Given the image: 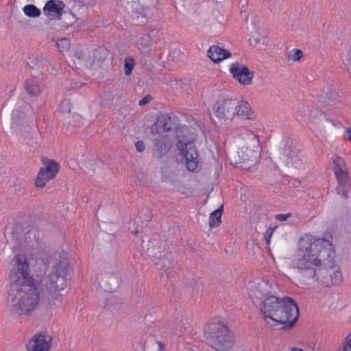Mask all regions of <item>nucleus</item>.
<instances>
[{
	"mask_svg": "<svg viewBox=\"0 0 351 351\" xmlns=\"http://www.w3.org/2000/svg\"><path fill=\"white\" fill-rule=\"evenodd\" d=\"M339 351H351V333L346 337L344 344Z\"/></svg>",
	"mask_w": 351,
	"mask_h": 351,
	"instance_id": "35",
	"label": "nucleus"
},
{
	"mask_svg": "<svg viewBox=\"0 0 351 351\" xmlns=\"http://www.w3.org/2000/svg\"><path fill=\"white\" fill-rule=\"evenodd\" d=\"M47 269L41 282L48 296L58 300L67 285V275L69 267L68 254L64 252H53L46 254L43 258Z\"/></svg>",
	"mask_w": 351,
	"mask_h": 351,
	"instance_id": "3",
	"label": "nucleus"
},
{
	"mask_svg": "<svg viewBox=\"0 0 351 351\" xmlns=\"http://www.w3.org/2000/svg\"><path fill=\"white\" fill-rule=\"evenodd\" d=\"M51 341V337L39 333L29 340L26 348L28 351H49Z\"/></svg>",
	"mask_w": 351,
	"mask_h": 351,
	"instance_id": "14",
	"label": "nucleus"
},
{
	"mask_svg": "<svg viewBox=\"0 0 351 351\" xmlns=\"http://www.w3.org/2000/svg\"><path fill=\"white\" fill-rule=\"evenodd\" d=\"M254 40L255 43H260V39L254 38Z\"/></svg>",
	"mask_w": 351,
	"mask_h": 351,
	"instance_id": "45",
	"label": "nucleus"
},
{
	"mask_svg": "<svg viewBox=\"0 0 351 351\" xmlns=\"http://www.w3.org/2000/svg\"><path fill=\"white\" fill-rule=\"evenodd\" d=\"M56 45L61 52L67 51L70 47V40L67 38L58 39Z\"/></svg>",
	"mask_w": 351,
	"mask_h": 351,
	"instance_id": "32",
	"label": "nucleus"
},
{
	"mask_svg": "<svg viewBox=\"0 0 351 351\" xmlns=\"http://www.w3.org/2000/svg\"><path fill=\"white\" fill-rule=\"evenodd\" d=\"M178 138L177 147L184 158L186 168L189 171H195L200 167L199 154L194 145L193 134L186 126L178 127L176 130Z\"/></svg>",
	"mask_w": 351,
	"mask_h": 351,
	"instance_id": "5",
	"label": "nucleus"
},
{
	"mask_svg": "<svg viewBox=\"0 0 351 351\" xmlns=\"http://www.w3.org/2000/svg\"><path fill=\"white\" fill-rule=\"evenodd\" d=\"M10 265L6 307L11 315L29 316L39 304L40 292L29 274V263L25 256L16 254Z\"/></svg>",
	"mask_w": 351,
	"mask_h": 351,
	"instance_id": "2",
	"label": "nucleus"
},
{
	"mask_svg": "<svg viewBox=\"0 0 351 351\" xmlns=\"http://www.w3.org/2000/svg\"><path fill=\"white\" fill-rule=\"evenodd\" d=\"M253 112L251 109V107L247 101L241 100H237V109L235 110V115L242 119H253Z\"/></svg>",
	"mask_w": 351,
	"mask_h": 351,
	"instance_id": "21",
	"label": "nucleus"
},
{
	"mask_svg": "<svg viewBox=\"0 0 351 351\" xmlns=\"http://www.w3.org/2000/svg\"><path fill=\"white\" fill-rule=\"evenodd\" d=\"M291 351H303V350L300 348H292Z\"/></svg>",
	"mask_w": 351,
	"mask_h": 351,
	"instance_id": "44",
	"label": "nucleus"
},
{
	"mask_svg": "<svg viewBox=\"0 0 351 351\" xmlns=\"http://www.w3.org/2000/svg\"><path fill=\"white\" fill-rule=\"evenodd\" d=\"M207 343L217 351H228L234 344L232 332L220 321L208 322L204 327Z\"/></svg>",
	"mask_w": 351,
	"mask_h": 351,
	"instance_id": "4",
	"label": "nucleus"
},
{
	"mask_svg": "<svg viewBox=\"0 0 351 351\" xmlns=\"http://www.w3.org/2000/svg\"><path fill=\"white\" fill-rule=\"evenodd\" d=\"M291 216V214L290 213L287 214H278L276 215V219L280 221H285L287 220Z\"/></svg>",
	"mask_w": 351,
	"mask_h": 351,
	"instance_id": "38",
	"label": "nucleus"
},
{
	"mask_svg": "<svg viewBox=\"0 0 351 351\" xmlns=\"http://www.w3.org/2000/svg\"><path fill=\"white\" fill-rule=\"evenodd\" d=\"M135 147L139 152H142L145 150V144L143 141H138L135 143Z\"/></svg>",
	"mask_w": 351,
	"mask_h": 351,
	"instance_id": "39",
	"label": "nucleus"
},
{
	"mask_svg": "<svg viewBox=\"0 0 351 351\" xmlns=\"http://www.w3.org/2000/svg\"><path fill=\"white\" fill-rule=\"evenodd\" d=\"M280 307L276 313L278 315L274 317V322L271 326L282 325L280 329H291L299 317V308L296 302L290 297L285 296L280 300Z\"/></svg>",
	"mask_w": 351,
	"mask_h": 351,
	"instance_id": "6",
	"label": "nucleus"
},
{
	"mask_svg": "<svg viewBox=\"0 0 351 351\" xmlns=\"http://www.w3.org/2000/svg\"><path fill=\"white\" fill-rule=\"evenodd\" d=\"M135 64V60L132 57H127L124 60V74L130 75Z\"/></svg>",
	"mask_w": 351,
	"mask_h": 351,
	"instance_id": "31",
	"label": "nucleus"
},
{
	"mask_svg": "<svg viewBox=\"0 0 351 351\" xmlns=\"http://www.w3.org/2000/svg\"><path fill=\"white\" fill-rule=\"evenodd\" d=\"M146 216L147 218V221H149L152 217V213L150 210H146Z\"/></svg>",
	"mask_w": 351,
	"mask_h": 351,
	"instance_id": "42",
	"label": "nucleus"
},
{
	"mask_svg": "<svg viewBox=\"0 0 351 351\" xmlns=\"http://www.w3.org/2000/svg\"><path fill=\"white\" fill-rule=\"evenodd\" d=\"M337 186L336 191L338 195L344 199L348 198V191L350 187V182L348 173L337 176Z\"/></svg>",
	"mask_w": 351,
	"mask_h": 351,
	"instance_id": "19",
	"label": "nucleus"
},
{
	"mask_svg": "<svg viewBox=\"0 0 351 351\" xmlns=\"http://www.w3.org/2000/svg\"><path fill=\"white\" fill-rule=\"evenodd\" d=\"M323 117V113L317 109H312L309 110L308 123L309 125H315Z\"/></svg>",
	"mask_w": 351,
	"mask_h": 351,
	"instance_id": "30",
	"label": "nucleus"
},
{
	"mask_svg": "<svg viewBox=\"0 0 351 351\" xmlns=\"http://www.w3.org/2000/svg\"><path fill=\"white\" fill-rule=\"evenodd\" d=\"M159 346L162 347V343H159Z\"/></svg>",
	"mask_w": 351,
	"mask_h": 351,
	"instance_id": "47",
	"label": "nucleus"
},
{
	"mask_svg": "<svg viewBox=\"0 0 351 351\" xmlns=\"http://www.w3.org/2000/svg\"><path fill=\"white\" fill-rule=\"evenodd\" d=\"M303 56V53L300 49H293L290 56L289 58L293 61L299 60Z\"/></svg>",
	"mask_w": 351,
	"mask_h": 351,
	"instance_id": "34",
	"label": "nucleus"
},
{
	"mask_svg": "<svg viewBox=\"0 0 351 351\" xmlns=\"http://www.w3.org/2000/svg\"><path fill=\"white\" fill-rule=\"evenodd\" d=\"M281 298L276 296H271L263 301L260 306L261 313L264 315L265 322L271 326V323L274 322V318L279 311L280 307Z\"/></svg>",
	"mask_w": 351,
	"mask_h": 351,
	"instance_id": "11",
	"label": "nucleus"
},
{
	"mask_svg": "<svg viewBox=\"0 0 351 351\" xmlns=\"http://www.w3.org/2000/svg\"><path fill=\"white\" fill-rule=\"evenodd\" d=\"M332 245L324 239L306 234L298 243L293 265L304 280L322 278L327 284L339 285L343 280L340 267L335 264Z\"/></svg>",
	"mask_w": 351,
	"mask_h": 351,
	"instance_id": "1",
	"label": "nucleus"
},
{
	"mask_svg": "<svg viewBox=\"0 0 351 351\" xmlns=\"http://www.w3.org/2000/svg\"><path fill=\"white\" fill-rule=\"evenodd\" d=\"M65 4L59 0H49L45 7L44 13L51 20L60 19L62 14V10L64 8Z\"/></svg>",
	"mask_w": 351,
	"mask_h": 351,
	"instance_id": "16",
	"label": "nucleus"
},
{
	"mask_svg": "<svg viewBox=\"0 0 351 351\" xmlns=\"http://www.w3.org/2000/svg\"><path fill=\"white\" fill-rule=\"evenodd\" d=\"M230 72L234 79L243 85L250 84L254 77V72L250 71L246 65L239 64L238 62L231 64Z\"/></svg>",
	"mask_w": 351,
	"mask_h": 351,
	"instance_id": "13",
	"label": "nucleus"
},
{
	"mask_svg": "<svg viewBox=\"0 0 351 351\" xmlns=\"http://www.w3.org/2000/svg\"><path fill=\"white\" fill-rule=\"evenodd\" d=\"M284 154L287 156V165L293 166L296 165L300 162L298 150L291 151L289 147H285Z\"/></svg>",
	"mask_w": 351,
	"mask_h": 351,
	"instance_id": "26",
	"label": "nucleus"
},
{
	"mask_svg": "<svg viewBox=\"0 0 351 351\" xmlns=\"http://www.w3.org/2000/svg\"><path fill=\"white\" fill-rule=\"evenodd\" d=\"M44 167H42L35 179V185L38 188H43L46 183L53 179L60 169L59 164L53 160L46 157L42 158Z\"/></svg>",
	"mask_w": 351,
	"mask_h": 351,
	"instance_id": "7",
	"label": "nucleus"
},
{
	"mask_svg": "<svg viewBox=\"0 0 351 351\" xmlns=\"http://www.w3.org/2000/svg\"><path fill=\"white\" fill-rule=\"evenodd\" d=\"M152 143L153 156L158 159L167 154L171 147L169 138L167 135H162L154 138L152 140Z\"/></svg>",
	"mask_w": 351,
	"mask_h": 351,
	"instance_id": "15",
	"label": "nucleus"
},
{
	"mask_svg": "<svg viewBox=\"0 0 351 351\" xmlns=\"http://www.w3.org/2000/svg\"><path fill=\"white\" fill-rule=\"evenodd\" d=\"M162 255H160V257ZM173 256L171 253L167 252H163L162 258H160V260L156 263L158 269L162 271L161 274L165 273L168 276L169 274L171 272L173 269Z\"/></svg>",
	"mask_w": 351,
	"mask_h": 351,
	"instance_id": "20",
	"label": "nucleus"
},
{
	"mask_svg": "<svg viewBox=\"0 0 351 351\" xmlns=\"http://www.w3.org/2000/svg\"><path fill=\"white\" fill-rule=\"evenodd\" d=\"M74 56H75V57L77 58L78 59H81L83 57V55L81 52L75 53Z\"/></svg>",
	"mask_w": 351,
	"mask_h": 351,
	"instance_id": "43",
	"label": "nucleus"
},
{
	"mask_svg": "<svg viewBox=\"0 0 351 351\" xmlns=\"http://www.w3.org/2000/svg\"><path fill=\"white\" fill-rule=\"evenodd\" d=\"M24 87L26 91L33 96L38 95L41 90L39 80L35 77L26 80Z\"/></svg>",
	"mask_w": 351,
	"mask_h": 351,
	"instance_id": "23",
	"label": "nucleus"
},
{
	"mask_svg": "<svg viewBox=\"0 0 351 351\" xmlns=\"http://www.w3.org/2000/svg\"><path fill=\"white\" fill-rule=\"evenodd\" d=\"M249 41L250 42V44L252 45V39H249Z\"/></svg>",
	"mask_w": 351,
	"mask_h": 351,
	"instance_id": "46",
	"label": "nucleus"
},
{
	"mask_svg": "<svg viewBox=\"0 0 351 351\" xmlns=\"http://www.w3.org/2000/svg\"><path fill=\"white\" fill-rule=\"evenodd\" d=\"M208 57L214 62H219L231 57V53L217 45H212L207 51Z\"/></svg>",
	"mask_w": 351,
	"mask_h": 351,
	"instance_id": "18",
	"label": "nucleus"
},
{
	"mask_svg": "<svg viewBox=\"0 0 351 351\" xmlns=\"http://www.w3.org/2000/svg\"><path fill=\"white\" fill-rule=\"evenodd\" d=\"M27 64L32 69L45 67L47 64V59L43 56L29 58Z\"/></svg>",
	"mask_w": 351,
	"mask_h": 351,
	"instance_id": "27",
	"label": "nucleus"
},
{
	"mask_svg": "<svg viewBox=\"0 0 351 351\" xmlns=\"http://www.w3.org/2000/svg\"><path fill=\"white\" fill-rule=\"evenodd\" d=\"M273 287L268 280H262L256 285L252 286L250 291V296L254 304L259 303V306L266 298L274 296L272 294Z\"/></svg>",
	"mask_w": 351,
	"mask_h": 351,
	"instance_id": "10",
	"label": "nucleus"
},
{
	"mask_svg": "<svg viewBox=\"0 0 351 351\" xmlns=\"http://www.w3.org/2000/svg\"><path fill=\"white\" fill-rule=\"evenodd\" d=\"M319 101L321 103L325 104L328 106H332L335 104L337 100L339 95L337 93L332 92L328 89L326 91H324L319 95Z\"/></svg>",
	"mask_w": 351,
	"mask_h": 351,
	"instance_id": "24",
	"label": "nucleus"
},
{
	"mask_svg": "<svg viewBox=\"0 0 351 351\" xmlns=\"http://www.w3.org/2000/svg\"><path fill=\"white\" fill-rule=\"evenodd\" d=\"M239 162L243 164L247 162H252L254 163L258 156V153L256 151L251 149L248 147H242L237 152Z\"/></svg>",
	"mask_w": 351,
	"mask_h": 351,
	"instance_id": "22",
	"label": "nucleus"
},
{
	"mask_svg": "<svg viewBox=\"0 0 351 351\" xmlns=\"http://www.w3.org/2000/svg\"><path fill=\"white\" fill-rule=\"evenodd\" d=\"M40 234L39 230L34 226L27 224L25 226H23L20 239H23L25 243H21V246L30 249L37 247L40 240Z\"/></svg>",
	"mask_w": 351,
	"mask_h": 351,
	"instance_id": "12",
	"label": "nucleus"
},
{
	"mask_svg": "<svg viewBox=\"0 0 351 351\" xmlns=\"http://www.w3.org/2000/svg\"><path fill=\"white\" fill-rule=\"evenodd\" d=\"M334 173L335 176H339L347 172L343 160L340 157H337L334 160Z\"/></svg>",
	"mask_w": 351,
	"mask_h": 351,
	"instance_id": "28",
	"label": "nucleus"
},
{
	"mask_svg": "<svg viewBox=\"0 0 351 351\" xmlns=\"http://www.w3.org/2000/svg\"><path fill=\"white\" fill-rule=\"evenodd\" d=\"M223 206L221 205L219 208L212 212L209 217V226L210 228L217 227L220 225L221 221V214L223 212Z\"/></svg>",
	"mask_w": 351,
	"mask_h": 351,
	"instance_id": "25",
	"label": "nucleus"
},
{
	"mask_svg": "<svg viewBox=\"0 0 351 351\" xmlns=\"http://www.w3.org/2000/svg\"><path fill=\"white\" fill-rule=\"evenodd\" d=\"M25 14L29 17L36 18L41 14L40 9L34 4H28L23 8Z\"/></svg>",
	"mask_w": 351,
	"mask_h": 351,
	"instance_id": "29",
	"label": "nucleus"
},
{
	"mask_svg": "<svg viewBox=\"0 0 351 351\" xmlns=\"http://www.w3.org/2000/svg\"><path fill=\"white\" fill-rule=\"evenodd\" d=\"M237 99L226 98L218 100L213 106L215 115L219 119L232 120L235 116Z\"/></svg>",
	"mask_w": 351,
	"mask_h": 351,
	"instance_id": "8",
	"label": "nucleus"
},
{
	"mask_svg": "<svg viewBox=\"0 0 351 351\" xmlns=\"http://www.w3.org/2000/svg\"><path fill=\"white\" fill-rule=\"evenodd\" d=\"M152 99V97L149 95H146L138 101V105L142 106L148 104Z\"/></svg>",
	"mask_w": 351,
	"mask_h": 351,
	"instance_id": "40",
	"label": "nucleus"
},
{
	"mask_svg": "<svg viewBox=\"0 0 351 351\" xmlns=\"http://www.w3.org/2000/svg\"><path fill=\"white\" fill-rule=\"evenodd\" d=\"M60 108L63 112H71L70 103L68 100L64 99L60 104Z\"/></svg>",
	"mask_w": 351,
	"mask_h": 351,
	"instance_id": "37",
	"label": "nucleus"
},
{
	"mask_svg": "<svg viewBox=\"0 0 351 351\" xmlns=\"http://www.w3.org/2000/svg\"><path fill=\"white\" fill-rule=\"evenodd\" d=\"M119 284V275L116 273L106 272L101 276L100 286L106 291L111 292L115 290Z\"/></svg>",
	"mask_w": 351,
	"mask_h": 351,
	"instance_id": "17",
	"label": "nucleus"
},
{
	"mask_svg": "<svg viewBox=\"0 0 351 351\" xmlns=\"http://www.w3.org/2000/svg\"><path fill=\"white\" fill-rule=\"evenodd\" d=\"M108 56V51L105 48H98L94 52L95 58H97L99 61H104Z\"/></svg>",
	"mask_w": 351,
	"mask_h": 351,
	"instance_id": "33",
	"label": "nucleus"
},
{
	"mask_svg": "<svg viewBox=\"0 0 351 351\" xmlns=\"http://www.w3.org/2000/svg\"><path fill=\"white\" fill-rule=\"evenodd\" d=\"M179 126L178 117L170 116L169 114H162L160 115L156 123L150 128V133L153 135L160 134L170 130H175Z\"/></svg>",
	"mask_w": 351,
	"mask_h": 351,
	"instance_id": "9",
	"label": "nucleus"
},
{
	"mask_svg": "<svg viewBox=\"0 0 351 351\" xmlns=\"http://www.w3.org/2000/svg\"><path fill=\"white\" fill-rule=\"evenodd\" d=\"M251 134L253 136V140L255 143H259V139H258V136L257 135H255L252 132H251Z\"/></svg>",
	"mask_w": 351,
	"mask_h": 351,
	"instance_id": "41",
	"label": "nucleus"
},
{
	"mask_svg": "<svg viewBox=\"0 0 351 351\" xmlns=\"http://www.w3.org/2000/svg\"><path fill=\"white\" fill-rule=\"evenodd\" d=\"M275 229H276V227L275 228L269 227L267 229V230L265 232L264 238H265V240L266 241V243L267 245L269 244L271 237Z\"/></svg>",
	"mask_w": 351,
	"mask_h": 351,
	"instance_id": "36",
	"label": "nucleus"
}]
</instances>
